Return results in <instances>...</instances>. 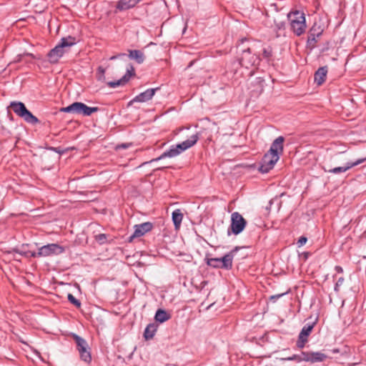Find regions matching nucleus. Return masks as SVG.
Here are the masks:
<instances>
[{
	"label": "nucleus",
	"instance_id": "nucleus-37",
	"mask_svg": "<svg viewBox=\"0 0 366 366\" xmlns=\"http://www.w3.org/2000/svg\"><path fill=\"white\" fill-rule=\"evenodd\" d=\"M317 42V39H312V38L307 37V47L310 48V49H312L316 47Z\"/></svg>",
	"mask_w": 366,
	"mask_h": 366
},
{
	"label": "nucleus",
	"instance_id": "nucleus-19",
	"mask_svg": "<svg viewBox=\"0 0 366 366\" xmlns=\"http://www.w3.org/2000/svg\"><path fill=\"white\" fill-rule=\"evenodd\" d=\"M277 38L285 36V21L274 20V26H272Z\"/></svg>",
	"mask_w": 366,
	"mask_h": 366
},
{
	"label": "nucleus",
	"instance_id": "nucleus-9",
	"mask_svg": "<svg viewBox=\"0 0 366 366\" xmlns=\"http://www.w3.org/2000/svg\"><path fill=\"white\" fill-rule=\"evenodd\" d=\"M136 75L134 68L130 65L129 69H127L126 74L117 81H111L107 82V85L111 88H114L119 86L125 85L130 79L131 77Z\"/></svg>",
	"mask_w": 366,
	"mask_h": 366
},
{
	"label": "nucleus",
	"instance_id": "nucleus-22",
	"mask_svg": "<svg viewBox=\"0 0 366 366\" xmlns=\"http://www.w3.org/2000/svg\"><path fill=\"white\" fill-rule=\"evenodd\" d=\"M172 222L174 223L175 229H177V230L179 229L180 227L181 223L182 222V219H183V214L181 212V210L177 209H175L174 211H173V212L172 214Z\"/></svg>",
	"mask_w": 366,
	"mask_h": 366
},
{
	"label": "nucleus",
	"instance_id": "nucleus-43",
	"mask_svg": "<svg viewBox=\"0 0 366 366\" xmlns=\"http://www.w3.org/2000/svg\"><path fill=\"white\" fill-rule=\"evenodd\" d=\"M97 71H98V73H99V74H101V76H102V77H104V73H105V69H104V68H102V66H99V67L98 68Z\"/></svg>",
	"mask_w": 366,
	"mask_h": 366
},
{
	"label": "nucleus",
	"instance_id": "nucleus-2",
	"mask_svg": "<svg viewBox=\"0 0 366 366\" xmlns=\"http://www.w3.org/2000/svg\"><path fill=\"white\" fill-rule=\"evenodd\" d=\"M287 18L291 29L297 36H299L305 33L307 25L305 15L302 11H292L287 14Z\"/></svg>",
	"mask_w": 366,
	"mask_h": 366
},
{
	"label": "nucleus",
	"instance_id": "nucleus-4",
	"mask_svg": "<svg viewBox=\"0 0 366 366\" xmlns=\"http://www.w3.org/2000/svg\"><path fill=\"white\" fill-rule=\"evenodd\" d=\"M247 225L246 219L237 212H234L231 215V224L228 229V234L231 233L237 235L241 233Z\"/></svg>",
	"mask_w": 366,
	"mask_h": 366
},
{
	"label": "nucleus",
	"instance_id": "nucleus-28",
	"mask_svg": "<svg viewBox=\"0 0 366 366\" xmlns=\"http://www.w3.org/2000/svg\"><path fill=\"white\" fill-rule=\"evenodd\" d=\"M262 56L267 62H270L272 60L273 56V49L272 46H267V47H264L262 50Z\"/></svg>",
	"mask_w": 366,
	"mask_h": 366
},
{
	"label": "nucleus",
	"instance_id": "nucleus-26",
	"mask_svg": "<svg viewBox=\"0 0 366 366\" xmlns=\"http://www.w3.org/2000/svg\"><path fill=\"white\" fill-rule=\"evenodd\" d=\"M59 44H61L64 48L69 47L76 44V38L72 36H68L67 37H64L61 39V41Z\"/></svg>",
	"mask_w": 366,
	"mask_h": 366
},
{
	"label": "nucleus",
	"instance_id": "nucleus-40",
	"mask_svg": "<svg viewBox=\"0 0 366 366\" xmlns=\"http://www.w3.org/2000/svg\"><path fill=\"white\" fill-rule=\"evenodd\" d=\"M307 241V238L306 237L302 236L300 237V239L297 241V244L299 247L302 246L305 244Z\"/></svg>",
	"mask_w": 366,
	"mask_h": 366
},
{
	"label": "nucleus",
	"instance_id": "nucleus-25",
	"mask_svg": "<svg viewBox=\"0 0 366 366\" xmlns=\"http://www.w3.org/2000/svg\"><path fill=\"white\" fill-rule=\"evenodd\" d=\"M170 315L163 310H158L155 315V320L161 323L168 320Z\"/></svg>",
	"mask_w": 366,
	"mask_h": 366
},
{
	"label": "nucleus",
	"instance_id": "nucleus-49",
	"mask_svg": "<svg viewBox=\"0 0 366 366\" xmlns=\"http://www.w3.org/2000/svg\"><path fill=\"white\" fill-rule=\"evenodd\" d=\"M53 149H54L55 152H58V153H60V152L59 151L58 148H53Z\"/></svg>",
	"mask_w": 366,
	"mask_h": 366
},
{
	"label": "nucleus",
	"instance_id": "nucleus-32",
	"mask_svg": "<svg viewBox=\"0 0 366 366\" xmlns=\"http://www.w3.org/2000/svg\"><path fill=\"white\" fill-rule=\"evenodd\" d=\"M365 160H366V157L362 158V159H358L355 162H348L345 164V165L344 167L345 168V170L347 171L348 169L363 163Z\"/></svg>",
	"mask_w": 366,
	"mask_h": 366
},
{
	"label": "nucleus",
	"instance_id": "nucleus-34",
	"mask_svg": "<svg viewBox=\"0 0 366 366\" xmlns=\"http://www.w3.org/2000/svg\"><path fill=\"white\" fill-rule=\"evenodd\" d=\"M284 360L296 361L297 362L305 361V359H303V352L301 353V355H294L291 357L285 358Z\"/></svg>",
	"mask_w": 366,
	"mask_h": 366
},
{
	"label": "nucleus",
	"instance_id": "nucleus-20",
	"mask_svg": "<svg viewBox=\"0 0 366 366\" xmlns=\"http://www.w3.org/2000/svg\"><path fill=\"white\" fill-rule=\"evenodd\" d=\"M137 4V0H119L117 4L116 9L119 11H124L135 6Z\"/></svg>",
	"mask_w": 366,
	"mask_h": 366
},
{
	"label": "nucleus",
	"instance_id": "nucleus-13",
	"mask_svg": "<svg viewBox=\"0 0 366 366\" xmlns=\"http://www.w3.org/2000/svg\"><path fill=\"white\" fill-rule=\"evenodd\" d=\"M99 110L97 107H90L82 102H75V114H82L83 116L88 117L92 113L97 112Z\"/></svg>",
	"mask_w": 366,
	"mask_h": 366
},
{
	"label": "nucleus",
	"instance_id": "nucleus-11",
	"mask_svg": "<svg viewBox=\"0 0 366 366\" xmlns=\"http://www.w3.org/2000/svg\"><path fill=\"white\" fill-rule=\"evenodd\" d=\"M153 228L152 223L149 222H144L134 226V232L132 236L129 237V242H132L135 237H140L145 233L151 231Z\"/></svg>",
	"mask_w": 366,
	"mask_h": 366
},
{
	"label": "nucleus",
	"instance_id": "nucleus-10",
	"mask_svg": "<svg viewBox=\"0 0 366 366\" xmlns=\"http://www.w3.org/2000/svg\"><path fill=\"white\" fill-rule=\"evenodd\" d=\"M64 53V47L59 44L47 54L48 61L51 64H56L59 62V59L63 56Z\"/></svg>",
	"mask_w": 366,
	"mask_h": 366
},
{
	"label": "nucleus",
	"instance_id": "nucleus-23",
	"mask_svg": "<svg viewBox=\"0 0 366 366\" xmlns=\"http://www.w3.org/2000/svg\"><path fill=\"white\" fill-rule=\"evenodd\" d=\"M109 237L110 236L109 234L101 233V234H95L94 238V240L99 244L102 245V244H107V243L109 244L112 242V239L109 240Z\"/></svg>",
	"mask_w": 366,
	"mask_h": 366
},
{
	"label": "nucleus",
	"instance_id": "nucleus-17",
	"mask_svg": "<svg viewBox=\"0 0 366 366\" xmlns=\"http://www.w3.org/2000/svg\"><path fill=\"white\" fill-rule=\"evenodd\" d=\"M327 67L326 66L320 67L315 73V82L317 85H322L326 80Z\"/></svg>",
	"mask_w": 366,
	"mask_h": 366
},
{
	"label": "nucleus",
	"instance_id": "nucleus-18",
	"mask_svg": "<svg viewBox=\"0 0 366 366\" xmlns=\"http://www.w3.org/2000/svg\"><path fill=\"white\" fill-rule=\"evenodd\" d=\"M180 153L177 144L173 145L171 148L162 153L159 157L152 159L149 162H157L166 157H174L179 155Z\"/></svg>",
	"mask_w": 366,
	"mask_h": 366
},
{
	"label": "nucleus",
	"instance_id": "nucleus-16",
	"mask_svg": "<svg viewBox=\"0 0 366 366\" xmlns=\"http://www.w3.org/2000/svg\"><path fill=\"white\" fill-rule=\"evenodd\" d=\"M199 139V134L198 133H196L192 135L188 139L182 142V143L177 144V146L180 153L194 146Z\"/></svg>",
	"mask_w": 366,
	"mask_h": 366
},
{
	"label": "nucleus",
	"instance_id": "nucleus-45",
	"mask_svg": "<svg viewBox=\"0 0 366 366\" xmlns=\"http://www.w3.org/2000/svg\"><path fill=\"white\" fill-rule=\"evenodd\" d=\"M124 55H125V54H122V53H121V54H117V55H115V56H111V57L109 58V59H110V60H114V59H117L118 57L123 56H124Z\"/></svg>",
	"mask_w": 366,
	"mask_h": 366
},
{
	"label": "nucleus",
	"instance_id": "nucleus-3",
	"mask_svg": "<svg viewBox=\"0 0 366 366\" xmlns=\"http://www.w3.org/2000/svg\"><path fill=\"white\" fill-rule=\"evenodd\" d=\"M9 108H11L17 116L22 118L27 123L36 124L39 122V119L27 109L23 102H11L10 103Z\"/></svg>",
	"mask_w": 366,
	"mask_h": 366
},
{
	"label": "nucleus",
	"instance_id": "nucleus-42",
	"mask_svg": "<svg viewBox=\"0 0 366 366\" xmlns=\"http://www.w3.org/2000/svg\"><path fill=\"white\" fill-rule=\"evenodd\" d=\"M132 143H124V144H118L117 146V149H127L129 148L130 146H132Z\"/></svg>",
	"mask_w": 366,
	"mask_h": 366
},
{
	"label": "nucleus",
	"instance_id": "nucleus-24",
	"mask_svg": "<svg viewBox=\"0 0 366 366\" xmlns=\"http://www.w3.org/2000/svg\"><path fill=\"white\" fill-rule=\"evenodd\" d=\"M157 325H155L154 324H149L147 325L144 333V336L146 340L153 338L157 331Z\"/></svg>",
	"mask_w": 366,
	"mask_h": 366
},
{
	"label": "nucleus",
	"instance_id": "nucleus-31",
	"mask_svg": "<svg viewBox=\"0 0 366 366\" xmlns=\"http://www.w3.org/2000/svg\"><path fill=\"white\" fill-rule=\"evenodd\" d=\"M309 31L314 34L317 36H320L322 34L323 29L320 26V25L315 23Z\"/></svg>",
	"mask_w": 366,
	"mask_h": 366
},
{
	"label": "nucleus",
	"instance_id": "nucleus-47",
	"mask_svg": "<svg viewBox=\"0 0 366 366\" xmlns=\"http://www.w3.org/2000/svg\"><path fill=\"white\" fill-rule=\"evenodd\" d=\"M284 295H285V293L271 295L269 297H272V298H274V297H282Z\"/></svg>",
	"mask_w": 366,
	"mask_h": 366
},
{
	"label": "nucleus",
	"instance_id": "nucleus-35",
	"mask_svg": "<svg viewBox=\"0 0 366 366\" xmlns=\"http://www.w3.org/2000/svg\"><path fill=\"white\" fill-rule=\"evenodd\" d=\"M30 56L31 57L32 59H35V56L33 54H31V53H24V54H18L15 59V60L14 61V63H19V62H21L24 58V56Z\"/></svg>",
	"mask_w": 366,
	"mask_h": 366
},
{
	"label": "nucleus",
	"instance_id": "nucleus-39",
	"mask_svg": "<svg viewBox=\"0 0 366 366\" xmlns=\"http://www.w3.org/2000/svg\"><path fill=\"white\" fill-rule=\"evenodd\" d=\"M344 281H345V279H344V277H340V278L337 280V282H336V284H335V290L336 291H338V290H339V287H340L343 284Z\"/></svg>",
	"mask_w": 366,
	"mask_h": 366
},
{
	"label": "nucleus",
	"instance_id": "nucleus-50",
	"mask_svg": "<svg viewBox=\"0 0 366 366\" xmlns=\"http://www.w3.org/2000/svg\"><path fill=\"white\" fill-rule=\"evenodd\" d=\"M67 297H74L71 294H68Z\"/></svg>",
	"mask_w": 366,
	"mask_h": 366
},
{
	"label": "nucleus",
	"instance_id": "nucleus-51",
	"mask_svg": "<svg viewBox=\"0 0 366 366\" xmlns=\"http://www.w3.org/2000/svg\"><path fill=\"white\" fill-rule=\"evenodd\" d=\"M305 257H307V253H305Z\"/></svg>",
	"mask_w": 366,
	"mask_h": 366
},
{
	"label": "nucleus",
	"instance_id": "nucleus-33",
	"mask_svg": "<svg viewBox=\"0 0 366 366\" xmlns=\"http://www.w3.org/2000/svg\"><path fill=\"white\" fill-rule=\"evenodd\" d=\"M59 112H64V113L75 114V102L72 103L71 104L69 105L68 107L60 108Z\"/></svg>",
	"mask_w": 366,
	"mask_h": 366
},
{
	"label": "nucleus",
	"instance_id": "nucleus-5",
	"mask_svg": "<svg viewBox=\"0 0 366 366\" xmlns=\"http://www.w3.org/2000/svg\"><path fill=\"white\" fill-rule=\"evenodd\" d=\"M261 59L258 55L252 53V51H244L239 59V64L246 69L257 68Z\"/></svg>",
	"mask_w": 366,
	"mask_h": 366
},
{
	"label": "nucleus",
	"instance_id": "nucleus-14",
	"mask_svg": "<svg viewBox=\"0 0 366 366\" xmlns=\"http://www.w3.org/2000/svg\"><path fill=\"white\" fill-rule=\"evenodd\" d=\"M315 322L311 325H307L303 327L302 331L300 332L298 337V340L297 342V346L299 348H303L307 342V337L310 335Z\"/></svg>",
	"mask_w": 366,
	"mask_h": 366
},
{
	"label": "nucleus",
	"instance_id": "nucleus-12",
	"mask_svg": "<svg viewBox=\"0 0 366 366\" xmlns=\"http://www.w3.org/2000/svg\"><path fill=\"white\" fill-rule=\"evenodd\" d=\"M327 356L321 352H303V359L305 362L311 363L320 362L325 361Z\"/></svg>",
	"mask_w": 366,
	"mask_h": 366
},
{
	"label": "nucleus",
	"instance_id": "nucleus-44",
	"mask_svg": "<svg viewBox=\"0 0 366 366\" xmlns=\"http://www.w3.org/2000/svg\"><path fill=\"white\" fill-rule=\"evenodd\" d=\"M335 270L337 272V273H342L343 272V269L341 266H339V265H337L335 267Z\"/></svg>",
	"mask_w": 366,
	"mask_h": 366
},
{
	"label": "nucleus",
	"instance_id": "nucleus-21",
	"mask_svg": "<svg viewBox=\"0 0 366 366\" xmlns=\"http://www.w3.org/2000/svg\"><path fill=\"white\" fill-rule=\"evenodd\" d=\"M129 57L136 61L137 64H142L145 59L144 53L137 49L129 50Z\"/></svg>",
	"mask_w": 366,
	"mask_h": 366
},
{
	"label": "nucleus",
	"instance_id": "nucleus-52",
	"mask_svg": "<svg viewBox=\"0 0 366 366\" xmlns=\"http://www.w3.org/2000/svg\"><path fill=\"white\" fill-rule=\"evenodd\" d=\"M142 0H137V1L139 3V1H141Z\"/></svg>",
	"mask_w": 366,
	"mask_h": 366
},
{
	"label": "nucleus",
	"instance_id": "nucleus-41",
	"mask_svg": "<svg viewBox=\"0 0 366 366\" xmlns=\"http://www.w3.org/2000/svg\"><path fill=\"white\" fill-rule=\"evenodd\" d=\"M69 300L71 302L72 305L76 306V307H80L81 306V302L79 299H69Z\"/></svg>",
	"mask_w": 366,
	"mask_h": 366
},
{
	"label": "nucleus",
	"instance_id": "nucleus-6",
	"mask_svg": "<svg viewBox=\"0 0 366 366\" xmlns=\"http://www.w3.org/2000/svg\"><path fill=\"white\" fill-rule=\"evenodd\" d=\"M74 340L76 341L77 350L79 352L81 359L86 362H89L92 360V357L87 342L77 335H74Z\"/></svg>",
	"mask_w": 366,
	"mask_h": 366
},
{
	"label": "nucleus",
	"instance_id": "nucleus-36",
	"mask_svg": "<svg viewBox=\"0 0 366 366\" xmlns=\"http://www.w3.org/2000/svg\"><path fill=\"white\" fill-rule=\"evenodd\" d=\"M325 171L326 172L334 173V174L342 173V172H346L344 166L343 167H335L333 169H330L328 170L325 169Z\"/></svg>",
	"mask_w": 366,
	"mask_h": 366
},
{
	"label": "nucleus",
	"instance_id": "nucleus-15",
	"mask_svg": "<svg viewBox=\"0 0 366 366\" xmlns=\"http://www.w3.org/2000/svg\"><path fill=\"white\" fill-rule=\"evenodd\" d=\"M159 87H157L154 89H148L144 92L140 93L137 96H136L129 104H132L133 102H145L150 100L153 96L154 95L156 91L159 90Z\"/></svg>",
	"mask_w": 366,
	"mask_h": 366
},
{
	"label": "nucleus",
	"instance_id": "nucleus-30",
	"mask_svg": "<svg viewBox=\"0 0 366 366\" xmlns=\"http://www.w3.org/2000/svg\"><path fill=\"white\" fill-rule=\"evenodd\" d=\"M248 41H249V39L247 38H242L238 41V43L237 44V47L239 50V51H241V54H243L244 51H247V50H249V51L252 50V48L251 46H245L244 45V42H247Z\"/></svg>",
	"mask_w": 366,
	"mask_h": 366
},
{
	"label": "nucleus",
	"instance_id": "nucleus-48",
	"mask_svg": "<svg viewBox=\"0 0 366 366\" xmlns=\"http://www.w3.org/2000/svg\"><path fill=\"white\" fill-rule=\"evenodd\" d=\"M195 61H196V60H195V59H194V60L191 61L189 63V64H188V66H187V68H190V67H192V66L194 64Z\"/></svg>",
	"mask_w": 366,
	"mask_h": 366
},
{
	"label": "nucleus",
	"instance_id": "nucleus-8",
	"mask_svg": "<svg viewBox=\"0 0 366 366\" xmlns=\"http://www.w3.org/2000/svg\"><path fill=\"white\" fill-rule=\"evenodd\" d=\"M240 249L239 247H235L230 252L225 254L222 257H219L220 269L230 270L233 267V258L237 252Z\"/></svg>",
	"mask_w": 366,
	"mask_h": 366
},
{
	"label": "nucleus",
	"instance_id": "nucleus-7",
	"mask_svg": "<svg viewBox=\"0 0 366 366\" xmlns=\"http://www.w3.org/2000/svg\"><path fill=\"white\" fill-rule=\"evenodd\" d=\"M41 257H46L54 255H59L65 252V248L59 244L51 243L44 245L39 248Z\"/></svg>",
	"mask_w": 366,
	"mask_h": 366
},
{
	"label": "nucleus",
	"instance_id": "nucleus-29",
	"mask_svg": "<svg viewBox=\"0 0 366 366\" xmlns=\"http://www.w3.org/2000/svg\"><path fill=\"white\" fill-rule=\"evenodd\" d=\"M213 308H214V310H217L216 302H209L207 301H204L201 303L199 306V312H204Z\"/></svg>",
	"mask_w": 366,
	"mask_h": 366
},
{
	"label": "nucleus",
	"instance_id": "nucleus-46",
	"mask_svg": "<svg viewBox=\"0 0 366 366\" xmlns=\"http://www.w3.org/2000/svg\"><path fill=\"white\" fill-rule=\"evenodd\" d=\"M308 37L309 38H312V39H317L318 38L319 36H317L316 35H315L314 34L311 33L309 31V34H308Z\"/></svg>",
	"mask_w": 366,
	"mask_h": 366
},
{
	"label": "nucleus",
	"instance_id": "nucleus-1",
	"mask_svg": "<svg viewBox=\"0 0 366 366\" xmlns=\"http://www.w3.org/2000/svg\"><path fill=\"white\" fill-rule=\"evenodd\" d=\"M285 138L278 137L272 142L271 147L262 159L259 170L262 173L269 172L280 159V155L283 152V143Z\"/></svg>",
	"mask_w": 366,
	"mask_h": 366
},
{
	"label": "nucleus",
	"instance_id": "nucleus-27",
	"mask_svg": "<svg viewBox=\"0 0 366 366\" xmlns=\"http://www.w3.org/2000/svg\"><path fill=\"white\" fill-rule=\"evenodd\" d=\"M205 261H206V263L209 266V267H211L212 268H216V269H220V261H219V258L218 257H215V258H209L207 256L205 257Z\"/></svg>",
	"mask_w": 366,
	"mask_h": 366
},
{
	"label": "nucleus",
	"instance_id": "nucleus-38",
	"mask_svg": "<svg viewBox=\"0 0 366 366\" xmlns=\"http://www.w3.org/2000/svg\"><path fill=\"white\" fill-rule=\"evenodd\" d=\"M26 254L31 257H33V258H36V257H41V254H40V249H39V251L38 252H31V251H28L27 252H26Z\"/></svg>",
	"mask_w": 366,
	"mask_h": 366
}]
</instances>
